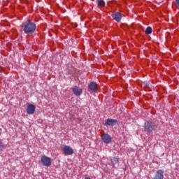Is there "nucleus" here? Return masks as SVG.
<instances>
[{
  "instance_id": "11",
  "label": "nucleus",
  "mask_w": 179,
  "mask_h": 179,
  "mask_svg": "<svg viewBox=\"0 0 179 179\" xmlns=\"http://www.w3.org/2000/svg\"><path fill=\"white\" fill-rule=\"evenodd\" d=\"M36 111V106L33 104H29L27 106V113H34Z\"/></svg>"
},
{
  "instance_id": "16",
  "label": "nucleus",
  "mask_w": 179,
  "mask_h": 179,
  "mask_svg": "<svg viewBox=\"0 0 179 179\" xmlns=\"http://www.w3.org/2000/svg\"><path fill=\"white\" fill-rule=\"evenodd\" d=\"M29 114H32L31 113H29Z\"/></svg>"
},
{
  "instance_id": "7",
  "label": "nucleus",
  "mask_w": 179,
  "mask_h": 179,
  "mask_svg": "<svg viewBox=\"0 0 179 179\" xmlns=\"http://www.w3.org/2000/svg\"><path fill=\"white\" fill-rule=\"evenodd\" d=\"M152 179H164V171L162 169L158 170Z\"/></svg>"
},
{
  "instance_id": "5",
  "label": "nucleus",
  "mask_w": 179,
  "mask_h": 179,
  "mask_svg": "<svg viewBox=\"0 0 179 179\" xmlns=\"http://www.w3.org/2000/svg\"><path fill=\"white\" fill-rule=\"evenodd\" d=\"M62 152H64L66 155H73V148H71L69 145H65L62 148Z\"/></svg>"
},
{
  "instance_id": "3",
  "label": "nucleus",
  "mask_w": 179,
  "mask_h": 179,
  "mask_svg": "<svg viewBox=\"0 0 179 179\" xmlns=\"http://www.w3.org/2000/svg\"><path fill=\"white\" fill-rule=\"evenodd\" d=\"M41 163L42 166H45V167H50V166H51V158L43 155L41 159Z\"/></svg>"
},
{
  "instance_id": "10",
  "label": "nucleus",
  "mask_w": 179,
  "mask_h": 179,
  "mask_svg": "<svg viewBox=\"0 0 179 179\" xmlns=\"http://www.w3.org/2000/svg\"><path fill=\"white\" fill-rule=\"evenodd\" d=\"M73 92L76 96H80V94L83 93L82 88H79L76 86L73 87Z\"/></svg>"
},
{
  "instance_id": "9",
  "label": "nucleus",
  "mask_w": 179,
  "mask_h": 179,
  "mask_svg": "<svg viewBox=\"0 0 179 179\" xmlns=\"http://www.w3.org/2000/svg\"><path fill=\"white\" fill-rule=\"evenodd\" d=\"M117 120L107 119L106 122L105 123V125H108L109 127H113V125H115L117 124Z\"/></svg>"
},
{
  "instance_id": "4",
  "label": "nucleus",
  "mask_w": 179,
  "mask_h": 179,
  "mask_svg": "<svg viewBox=\"0 0 179 179\" xmlns=\"http://www.w3.org/2000/svg\"><path fill=\"white\" fill-rule=\"evenodd\" d=\"M111 16L113 20H115L117 23H120L122 19V15L120 12H114L111 14Z\"/></svg>"
},
{
  "instance_id": "13",
  "label": "nucleus",
  "mask_w": 179,
  "mask_h": 179,
  "mask_svg": "<svg viewBox=\"0 0 179 179\" xmlns=\"http://www.w3.org/2000/svg\"><path fill=\"white\" fill-rule=\"evenodd\" d=\"M152 31H153V29H152V27H148L145 31V34L149 35V34H152Z\"/></svg>"
},
{
  "instance_id": "14",
  "label": "nucleus",
  "mask_w": 179,
  "mask_h": 179,
  "mask_svg": "<svg viewBox=\"0 0 179 179\" xmlns=\"http://www.w3.org/2000/svg\"><path fill=\"white\" fill-rule=\"evenodd\" d=\"M112 163H113V164H117V163H118V158L117 157H113V159H111Z\"/></svg>"
},
{
  "instance_id": "12",
  "label": "nucleus",
  "mask_w": 179,
  "mask_h": 179,
  "mask_svg": "<svg viewBox=\"0 0 179 179\" xmlns=\"http://www.w3.org/2000/svg\"><path fill=\"white\" fill-rule=\"evenodd\" d=\"M96 2L98 3V6L101 8H104V6H106V3L104 2V0H96Z\"/></svg>"
},
{
  "instance_id": "15",
  "label": "nucleus",
  "mask_w": 179,
  "mask_h": 179,
  "mask_svg": "<svg viewBox=\"0 0 179 179\" xmlns=\"http://www.w3.org/2000/svg\"><path fill=\"white\" fill-rule=\"evenodd\" d=\"M175 6L179 8V0H175Z\"/></svg>"
},
{
  "instance_id": "2",
  "label": "nucleus",
  "mask_w": 179,
  "mask_h": 179,
  "mask_svg": "<svg viewBox=\"0 0 179 179\" xmlns=\"http://www.w3.org/2000/svg\"><path fill=\"white\" fill-rule=\"evenodd\" d=\"M156 129V124L152 122H147L144 124V130L146 132H152Z\"/></svg>"
},
{
  "instance_id": "8",
  "label": "nucleus",
  "mask_w": 179,
  "mask_h": 179,
  "mask_svg": "<svg viewBox=\"0 0 179 179\" xmlns=\"http://www.w3.org/2000/svg\"><path fill=\"white\" fill-rule=\"evenodd\" d=\"M101 138L104 143H110L111 142V136L108 134H102Z\"/></svg>"
},
{
  "instance_id": "1",
  "label": "nucleus",
  "mask_w": 179,
  "mask_h": 179,
  "mask_svg": "<svg viewBox=\"0 0 179 179\" xmlns=\"http://www.w3.org/2000/svg\"><path fill=\"white\" fill-rule=\"evenodd\" d=\"M20 27L22 31H23L26 36H33V34L36 33V30H37V24L30 20H26L22 22Z\"/></svg>"
},
{
  "instance_id": "6",
  "label": "nucleus",
  "mask_w": 179,
  "mask_h": 179,
  "mask_svg": "<svg viewBox=\"0 0 179 179\" xmlns=\"http://www.w3.org/2000/svg\"><path fill=\"white\" fill-rule=\"evenodd\" d=\"M97 83L96 82H91L90 84H88V89L90 90V92H92L93 93H96L97 92Z\"/></svg>"
}]
</instances>
